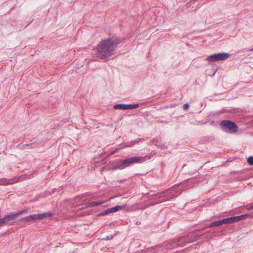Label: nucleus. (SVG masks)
<instances>
[{"label": "nucleus", "instance_id": "1", "mask_svg": "<svg viewBox=\"0 0 253 253\" xmlns=\"http://www.w3.org/2000/svg\"><path fill=\"white\" fill-rule=\"evenodd\" d=\"M118 43L112 39H107L100 42L96 48L94 53L96 57L101 59L108 60L113 58V52Z\"/></svg>", "mask_w": 253, "mask_h": 253}, {"label": "nucleus", "instance_id": "2", "mask_svg": "<svg viewBox=\"0 0 253 253\" xmlns=\"http://www.w3.org/2000/svg\"><path fill=\"white\" fill-rule=\"evenodd\" d=\"M198 238V235L196 232H193L188 234L186 236L178 238L176 240L173 241V244H176V247H183L188 243H191Z\"/></svg>", "mask_w": 253, "mask_h": 253}, {"label": "nucleus", "instance_id": "3", "mask_svg": "<svg viewBox=\"0 0 253 253\" xmlns=\"http://www.w3.org/2000/svg\"><path fill=\"white\" fill-rule=\"evenodd\" d=\"M145 161V157H131L125 159L121 160L120 169H125L131 165L136 163H141Z\"/></svg>", "mask_w": 253, "mask_h": 253}, {"label": "nucleus", "instance_id": "4", "mask_svg": "<svg viewBox=\"0 0 253 253\" xmlns=\"http://www.w3.org/2000/svg\"><path fill=\"white\" fill-rule=\"evenodd\" d=\"M53 214L52 212H47L42 213L31 214L29 216L20 218L18 219L19 222H31L41 220L47 217H50Z\"/></svg>", "mask_w": 253, "mask_h": 253}, {"label": "nucleus", "instance_id": "5", "mask_svg": "<svg viewBox=\"0 0 253 253\" xmlns=\"http://www.w3.org/2000/svg\"><path fill=\"white\" fill-rule=\"evenodd\" d=\"M222 129L229 133H233L238 131V126L233 122L229 120H223L220 123Z\"/></svg>", "mask_w": 253, "mask_h": 253}, {"label": "nucleus", "instance_id": "6", "mask_svg": "<svg viewBox=\"0 0 253 253\" xmlns=\"http://www.w3.org/2000/svg\"><path fill=\"white\" fill-rule=\"evenodd\" d=\"M17 218L15 212L7 214L3 218H0V226L3 224L11 225L14 223V220Z\"/></svg>", "mask_w": 253, "mask_h": 253}, {"label": "nucleus", "instance_id": "7", "mask_svg": "<svg viewBox=\"0 0 253 253\" xmlns=\"http://www.w3.org/2000/svg\"><path fill=\"white\" fill-rule=\"evenodd\" d=\"M230 55L227 53H218L209 55L207 60L211 62L225 60L227 59Z\"/></svg>", "mask_w": 253, "mask_h": 253}, {"label": "nucleus", "instance_id": "8", "mask_svg": "<svg viewBox=\"0 0 253 253\" xmlns=\"http://www.w3.org/2000/svg\"><path fill=\"white\" fill-rule=\"evenodd\" d=\"M139 107V104H117L114 106L115 109H120V110H133L136 109Z\"/></svg>", "mask_w": 253, "mask_h": 253}, {"label": "nucleus", "instance_id": "9", "mask_svg": "<svg viewBox=\"0 0 253 253\" xmlns=\"http://www.w3.org/2000/svg\"><path fill=\"white\" fill-rule=\"evenodd\" d=\"M125 207L124 206H116L114 207L109 208L99 213V215H104L109 214L112 212H115L118 211L119 210L123 209Z\"/></svg>", "mask_w": 253, "mask_h": 253}, {"label": "nucleus", "instance_id": "10", "mask_svg": "<svg viewBox=\"0 0 253 253\" xmlns=\"http://www.w3.org/2000/svg\"><path fill=\"white\" fill-rule=\"evenodd\" d=\"M17 181V178L12 179L1 178L0 179V185H7L14 183Z\"/></svg>", "mask_w": 253, "mask_h": 253}, {"label": "nucleus", "instance_id": "11", "mask_svg": "<svg viewBox=\"0 0 253 253\" xmlns=\"http://www.w3.org/2000/svg\"><path fill=\"white\" fill-rule=\"evenodd\" d=\"M121 164V160L119 161H114L110 163L109 167L113 170L117 169H120V165Z\"/></svg>", "mask_w": 253, "mask_h": 253}, {"label": "nucleus", "instance_id": "12", "mask_svg": "<svg viewBox=\"0 0 253 253\" xmlns=\"http://www.w3.org/2000/svg\"><path fill=\"white\" fill-rule=\"evenodd\" d=\"M104 202L92 201L88 203V206L90 207H96L103 204Z\"/></svg>", "mask_w": 253, "mask_h": 253}, {"label": "nucleus", "instance_id": "13", "mask_svg": "<svg viewBox=\"0 0 253 253\" xmlns=\"http://www.w3.org/2000/svg\"><path fill=\"white\" fill-rule=\"evenodd\" d=\"M223 224V222L222 221V220L216 221L214 222H212L209 226V227H213L214 226H219L221 224Z\"/></svg>", "mask_w": 253, "mask_h": 253}, {"label": "nucleus", "instance_id": "14", "mask_svg": "<svg viewBox=\"0 0 253 253\" xmlns=\"http://www.w3.org/2000/svg\"><path fill=\"white\" fill-rule=\"evenodd\" d=\"M223 224L234 223L233 217H228L222 219Z\"/></svg>", "mask_w": 253, "mask_h": 253}, {"label": "nucleus", "instance_id": "15", "mask_svg": "<svg viewBox=\"0 0 253 253\" xmlns=\"http://www.w3.org/2000/svg\"><path fill=\"white\" fill-rule=\"evenodd\" d=\"M29 212V209H24L19 210L18 211L15 212L17 217H18L19 215H22L25 213H28Z\"/></svg>", "mask_w": 253, "mask_h": 253}, {"label": "nucleus", "instance_id": "16", "mask_svg": "<svg viewBox=\"0 0 253 253\" xmlns=\"http://www.w3.org/2000/svg\"><path fill=\"white\" fill-rule=\"evenodd\" d=\"M137 142H138V141H136V140L131 141L129 142H127L126 144L123 145V146L122 148H123L131 147Z\"/></svg>", "mask_w": 253, "mask_h": 253}, {"label": "nucleus", "instance_id": "17", "mask_svg": "<svg viewBox=\"0 0 253 253\" xmlns=\"http://www.w3.org/2000/svg\"><path fill=\"white\" fill-rule=\"evenodd\" d=\"M240 217L241 220H243L247 218L248 217H253V214L251 213H247L245 214H242L241 215H239Z\"/></svg>", "mask_w": 253, "mask_h": 253}, {"label": "nucleus", "instance_id": "18", "mask_svg": "<svg viewBox=\"0 0 253 253\" xmlns=\"http://www.w3.org/2000/svg\"><path fill=\"white\" fill-rule=\"evenodd\" d=\"M175 188H172V189H169V190L168 191H169V194H171V195L170 196H169V197L168 198V199H170V198H172L173 197H176L177 196V195L176 194H174L173 193V192L175 191Z\"/></svg>", "mask_w": 253, "mask_h": 253}, {"label": "nucleus", "instance_id": "19", "mask_svg": "<svg viewBox=\"0 0 253 253\" xmlns=\"http://www.w3.org/2000/svg\"><path fill=\"white\" fill-rule=\"evenodd\" d=\"M247 162L250 165H253V156L249 157L247 159Z\"/></svg>", "mask_w": 253, "mask_h": 253}, {"label": "nucleus", "instance_id": "20", "mask_svg": "<svg viewBox=\"0 0 253 253\" xmlns=\"http://www.w3.org/2000/svg\"><path fill=\"white\" fill-rule=\"evenodd\" d=\"M245 208L249 211L253 210V203L246 205Z\"/></svg>", "mask_w": 253, "mask_h": 253}, {"label": "nucleus", "instance_id": "21", "mask_svg": "<svg viewBox=\"0 0 253 253\" xmlns=\"http://www.w3.org/2000/svg\"><path fill=\"white\" fill-rule=\"evenodd\" d=\"M234 222H237L241 220L240 217L238 216H233Z\"/></svg>", "mask_w": 253, "mask_h": 253}, {"label": "nucleus", "instance_id": "22", "mask_svg": "<svg viewBox=\"0 0 253 253\" xmlns=\"http://www.w3.org/2000/svg\"><path fill=\"white\" fill-rule=\"evenodd\" d=\"M198 0H191L189 3V6H190L191 4H194Z\"/></svg>", "mask_w": 253, "mask_h": 253}, {"label": "nucleus", "instance_id": "23", "mask_svg": "<svg viewBox=\"0 0 253 253\" xmlns=\"http://www.w3.org/2000/svg\"><path fill=\"white\" fill-rule=\"evenodd\" d=\"M189 107V105L187 103L184 104V108L185 109H188Z\"/></svg>", "mask_w": 253, "mask_h": 253}, {"label": "nucleus", "instance_id": "24", "mask_svg": "<svg viewBox=\"0 0 253 253\" xmlns=\"http://www.w3.org/2000/svg\"><path fill=\"white\" fill-rule=\"evenodd\" d=\"M197 7V4H196L195 6H193L192 8H191V10H195Z\"/></svg>", "mask_w": 253, "mask_h": 253}, {"label": "nucleus", "instance_id": "25", "mask_svg": "<svg viewBox=\"0 0 253 253\" xmlns=\"http://www.w3.org/2000/svg\"><path fill=\"white\" fill-rule=\"evenodd\" d=\"M253 48H252V49H244L243 50V51H253Z\"/></svg>", "mask_w": 253, "mask_h": 253}, {"label": "nucleus", "instance_id": "26", "mask_svg": "<svg viewBox=\"0 0 253 253\" xmlns=\"http://www.w3.org/2000/svg\"><path fill=\"white\" fill-rule=\"evenodd\" d=\"M157 248H161V246H158V247H157Z\"/></svg>", "mask_w": 253, "mask_h": 253}, {"label": "nucleus", "instance_id": "27", "mask_svg": "<svg viewBox=\"0 0 253 253\" xmlns=\"http://www.w3.org/2000/svg\"><path fill=\"white\" fill-rule=\"evenodd\" d=\"M161 250L162 251H165V250H164V249H161Z\"/></svg>", "mask_w": 253, "mask_h": 253}, {"label": "nucleus", "instance_id": "28", "mask_svg": "<svg viewBox=\"0 0 253 253\" xmlns=\"http://www.w3.org/2000/svg\"><path fill=\"white\" fill-rule=\"evenodd\" d=\"M121 148H119L117 149V150H120Z\"/></svg>", "mask_w": 253, "mask_h": 253}]
</instances>
